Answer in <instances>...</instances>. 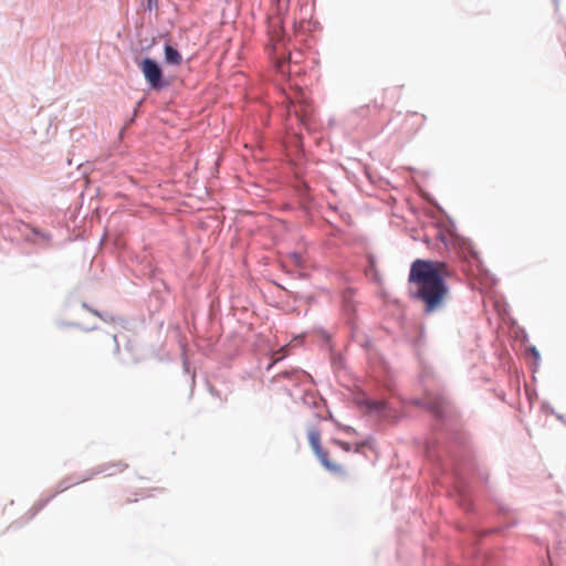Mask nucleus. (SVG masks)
<instances>
[{"label": "nucleus", "instance_id": "f257e3e1", "mask_svg": "<svg viewBox=\"0 0 566 566\" xmlns=\"http://www.w3.org/2000/svg\"><path fill=\"white\" fill-rule=\"evenodd\" d=\"M413 403L426 408L437 421L439 433L424 442V457L433 465L434 479L468 517L467 523H457V530L464 536L461 545L465 566H492L491 557L478 542L514 527L517 520L511 517L509 505L494 497L493 511L507 520L494 527H482L488 515L473 502L470 478L476 476L486 490H491L489 469L476 460L470 436L454 422L451 402L444 395L433 397L428 394L426 399H415Z\"/></svg>", "mask_w": 566, "mask_h": 566}, {"label": "nucleus", "instance_id": "f03ea898", "mask_svg": "<svg viewBox=\"0 0 566 566\" xmlns=\"http://www.w3.org/2000/svg\"><path fill=\"white\" fill-rule=\"evenodd\" d=\"M452 270L444 261L416 259L408 274V295L410 300L423 304L422 313L430 315L441 311L450 295L447 279Z\"/></svg>", "mask_w": 566, "mask_h": 566}, {"label": "nucleus", "instance_id": "7ed1b4c3", "mask_svg": "<svg viewBox=\"0 0 566 566\" xmlns=\"http://www.w3.org/2000/svg\"><path fill=\"white\" fill-rule=\"evenodd\" d=\"M448 224L444 231H439L437 238L444 244L449 250L454 251L458 258L467 263L472 270L474 269L479 273L488 274V270L484 269L483 262L480 258L479 252L474 249L470 239L455 232L454 221L447 217Z\"/></svg>", "mask_w": 566, "mask_h": 566}, {"label": "nucleus", "instance_id": "20e7f679", "mask_svg": "<svg viewBox=\"0 0 566 566\" xmlns=\"http://www.w3.org/2000/svg\"><path fill=\"white\" fill-rule=\"evenodd\" d=\"M354 403L365 413L375 416L380 420H394L397 418V409L387 399H374L364 390L354 396Z\"/></svg>", "mask_w": 566, "mask_h": 566}, {"label": "nucleus", "instance_id": "39448f33", "mask_svg": "<svg viewBox=\"0 0 566 566\" xmlns=\"http://www.w3.org/2000/svg\"><path fill=\"white\" fill-rule=\"evenodd\" d=\"M136 65L142 72L148 90L160 92L169 86L170 82L164 74L163 65L156 59L143 56L136 60Z\"/></svg>", "mask_w": 566, "mask_h": 566}, {"label": "nucleus", "instance_id": "423d86ee", "mask_svg": "<svg viewBox=\"0 0 566 566\" xmlns=\"http://www.w3.org/2000/svg\"><path fill=\"white\" fill-rule=\"evenodd\" d=\"M88 481V478H85V472L83 473H74L71 474L63 480H61L56 488L57 490L50 494L46 497L40 499L29 511L28 521L32 520L39 512H41L57 494L69 490L70 488L77 485L80 483Z\"/></svg>", "mask_w": 566, "mask_h": 566}, {"label": "nucleus", "instance_id": "0eeeda50", "mask_svg": "<svg viewBox=\"0 0 566 566\" xmlns=\"http://www.w3.org/2000/svg\"><path fill=\"white\" fill-rule=\"evenodd\" d=\"M308 443L318 459L319 463L332 473H342L343 468L339 464L332 462L328 459L327 452L323 449L321 443V432L318 430H310L307 433Z\"/></svg>", "mask_w": 566, "mask_h": 566}, {"label": "nucleus", "instance_id": "6e6552de", "mask_svg": "<svg viewBox=\"0 0 566 566\" xmlns=\"http://www.w3.org/2000/svg\"><path fill=\"white\" fill-rule=\"evenodd\" d=\"M127 468H128V464L124 461L107 462V463L101 464L92 470L85 471V478H88V480H91L94 476L102 474V473H104L107 476H112V475L116 474V472H122Z\"/></svg>", "mask_w": 566, "mask_h": 566}, {"label": "nucleus", "instance_id": "1a4fd4ad", "mask_svg": "<svg viewBox=\"0 0 566 566\" xmlns=\"http://www.w3.org/2000/svg\"><path fill=\"white\" fill-rule=\"evenodd\" d=\"M164 63L170 66H179L182 63V55L170 42L164 43Z\"/></svg>", "mask_w": 566, "mask_h": 566}, {"label": "nucleus", "instance_id": "9d476101", "mask_svg": "<svg viewBox=\"0 0 566 566\" xmlns=\"http://www.w3.org/2000/svg\"><path fill=\"white\" fill-rule=\"evenodd\" d=\"M281 378L295 380V384H300L303 380V378H307L310 379V381H313L311 375H308L306 371L300 368L282 370L274 376L273 380L279 381Z\"/></svg>", "mask_w": 566, "mask_h": 566}, {"label": "nucleus", "instance_id": "9b49d317", "mask_svg": "<svg viewBox=\"0 0 566 566\" xmlns=\"http://www.w3.org/2000/svg\"><path fill=\"white\" fill-rule=\"evenodd\" d=\"M354 296L355 290L353 287H346L342 293V307L348 319H352L356 312Z\"/></svg>", "mask_w": 566, "mask_h": 566}, {"label": "nucleus", "instance_id": "f8f14e48", "mask_svg": "<svg viewBox=\"0 0 566 566\" xmlns=\"http://www.w3.org/2000/svg\"><path fill=\"white\" fill-rule=\"evenodd\" d=\"M426 345V331L424 327H421L419 329L418 335L412 339V347L416 352V355L418 356L419 360L421 361V350L424 348Z\"/></svg>", "mask_w": 566, "mask_h": 566}, {"label": "nucleus", "instance_id": "ddd939ff", "mask_svg": "<svg viewBox=\"0 0 566 566\" xmlns=\"http://www.w3.org/2000/svg\"><path fill=\"white\" fill-rule=\"evenodd\" d=\"M80 304L83 310H86L88 312V308L91 306L85 301H80L77 297L73 294L69 295L64 303V308L66 311H70L75 304Z\"/></svg>", "mask_w": 566, "mask_h": 566}, {"label": "nucleus", "instance_id": "4468645a", "mask_svg": "<svg viewBox=\"0 0 566 566\" xmlns=\"http://www.w3.org/2000/svg\"><path fill=\"white\" fill-rule=\"evenodd\" d=\"M56 325L59 327H73V328H80V329H83L85 332H92V331H96L98 327L96 325L94 326H91V327H84L82 324L80 323H76V322H66V321H56Z\"/></svg>", "mask_w": 566, "mask_h": 566}, {"label": "nucleus", "instance_id": "2eb2a0df", "mask_svg": "<svg viewBox=\"0 0 566 566\" xmlns=\"http://www.w3.org/2000/svg\"><path fill=\"white\" fill-rule=\"evenodd\" d=\"M98 318H101L103 322L105 323H115V322H124V319L119 318V317H116L114 316L112 313L109 312H101L98 314Z\"/></svg>", "mask_w": 566, "mask_h": 566}, {"label": "nucleus", "instance_id": "dca6fc26", "mask_svg": "<svg viewBox=\"0 0 566 566\" xmlns=\"http://www.w3.org/2000/svg\"><path fill=\"white\" fill-rule=\"evenodd\" d=\"M526 353L532 356V358L534 360V365H535V367H537L539 364V360H541V354H539L538 349L536 348V346L530 345L526 349Z\"/></svg>", "mask_w": 566, "mask_h": 566}, {"label": "nucleus", "instance_id": "f3484780", "mask_svg": "<svg viewBox=\"0 0 566 566\" xmlns=\"http://www.w3.org/2000/svg\"><path fill=\"white\" fill-rule=\"evenodd\" d=\"M144 101H145V98H140V99L137 102L136 106H135V107H134V109H133V113H132L130 117H129V118L127 119V122H126V125H132V124H134V123H135V120H136V118H137V116H138V113H139L140 106H142V104L144 103Z\"/></svg>", "mask_w": 566, "mask_h": 566}, {"label": "nucleus", "instance_id": "a211bd4d", "mask_svg": "<svg viewBox=\"0 0 566 566\" xmlns=\"http://www.w3.org/2000/svg\"><path fill=\"white\" fill-rule=\"evenodd\" d=\"M303 402L310 407H317V403L315 401V396L311 391H305L303 395Z\"/></svg>", "mask_w": 566, "mask_h": 566}, {"label": "nucleus", "instance_id": "6ab92c4d", "mask_svg": "<svg viewBox=\"0 0 566 566\" xmlns=\"http://www.w3.org/2000/svg\"><path fill=\"white\" fill-rule=\"evenodd\" d=\"M158 3H159V0H143L142 1L144 9L149 12H151L153 10H157Z\"/></svg>", "mask_w": 566, "mask_h": 566}, {"label": "nucleus", "instance_id": "aec40b11", "mask_svg": "<svg viewBox=\"0 0 566 566\" xmlns=\"http://www.w3.org/2000/svg\"><path fill=\"white\" fill-rule=\"evenodd\" d=\"M32 233L36 237H40L42 238L43 240H51V234L50 233H46V232H43L42 230L38 229V228H33L32 229Z\"/></svg>", "mask_w": 566, "mask_h": 566}, {"label": "nucleus", "instance_id": "412c9836", "mask_svg": "<svg viewBox=\"0 0 566 566\" xmlns=\"http://www.w3.org/2000/svg\"><path fill=\"white\" fill-rule=\"evenodd\" d=\"M429 377V369L423 366L422 371L419 375L421 384L427 388V378Z\"/></svg>", "mask_w": 566, "mask_h": 566}, {"label": "nucleus", "instance_id": "4be33fe9", "mask_svg": "<svg viewBox=\"0 0 566 566\" xmlns=\"http://www.w3.org/2000/svg\"><path fill=\"white\" fill-rule=\"evenodd\" d=\"M296 115H297L298 122H300L303 126H305V127H308V126H310V117H308V115H307V114H305V113H304V114H298V113H296Z\"/></svg>", "mask_w": 566, "mask_h": 566}, {"label": "nucleus", "instance_id": "5701e85b", "mask_svg": "<svg viewBox=\"0 0 566 566\" xmlns=\"http://www.w3.org/2000/svg\"><path fill=\"white\" fill-rule=\"evenodd\" d=\"M371 440H373V438L370 437V438H367L364 441L357 443L355 452H359L360 448L369 446Z\"/></svg>", "mask_w": 566, "mask_h": 566}, {"label": "nucleus", "instance_id": "b1692460", "mask_svg": "<svg viewBox=\"0 0 566 566\" xmlns=\"http://www.w3.org/2000/svg\"><path fill=\"white\" fill-rule=\"evenodd\" d=\"M114 340V354L117 355L119 353V343L117 340V335H113Z\"/></svg>", "mask_w": 566, "mask_h": 566}, {"label": "nucleus", "instance_id": "393cba45", "mask_svg": "<svg viewBox=\"0 0 566 566\" xmlns=\"http://www.w3.org/2000/svg\"><path fill=\"white\" fill-rule=\"evenodd\" d=\"M369 108V105H363L359 108H357L355 112L360 115L365 116L366 111Z\"/></svg>", "mask_w": 566, "mask_h": 566}, {"label": "nucleus", "instance_id": "a878e982", "mask_svg": "<svg viewBox=\"0 0 566 566\" xmlns=\"http://www.w3.org/2000/svg\"><path fill=\"white\" fill-rule=\"evenodd\" d=\"M551 413L554 415L563 423H566L565 417L560 413L555 412L553 408H551Z\"/></svg>", "mask_w": 566, "mask_h": 566}, {"label": "nucleus", "instance_id": "bb28decb", "mask_svg": "<svg viewBox=\"0 0 566 566\" xmlns=\"http://www.w3.org/2000/svg\"><path fill=\"white\" fill-rule=\"evenodd\" d=\"M344 431L348 434H357V430L350 426H345Z\"/></svg>", "mask_w": 566, "mask_h": 566}, {"label": "nucleus", "instance_id": "cd10ccee", "mask_svg": "<svg viewBox=\"0 0 566 566\" xmlns=\"http://www.w3.org/2000/svg\"><path fill=\"white\" fill-rule=\"evenodd\" d=\"M339 444H340V447L343 448V450H345L346 452L350 451V449H352V446H350V443H348V442H342V441H339Z\"/></svg>", "mask_w": 566, "mask_h": 566}, {"label": "nucleus", "instance_id": "c85d7f7f", "mask_svg": "<svg viewBox=\"0 0 566 566\" xmlns=\"http://www.w3.org/2000/svg\"><path fill=\"white\" fill-rule=\"evenodd\" d=\"M182 368L186 373H189V363L186 358L182 360Z\"/></svg>", "mask_w": 566, "mask_h": 566}, {"label": "nucleus", "instance_id": "c756f323", "mask_svg": "<svg viewBox=\"0 0 566 566\" xmlns=\"http://www.w3.org/2000/svg\"><path fill=\"white\" fill-rule=\"evenodd\" d=\"M88 312L92 313L93 315L97 316L98 317V314L101 313V311L96 310V308H88Z\"/></svg>", "mask_w": 566, "mask_h": 566}, {"label": "nucleus", "instance_id": "7c9ffc66", "mask_svg": "<svg viewBox=\"0 0 566 566\" xmlns=\"http://www.w3.org/2000/svg\"><path fill=\"white\" fill-rule=\"evenodd\" d=\"M88 312L92 313L93 315L97 316L98 317V314L101 313V311L96 310V308H88Z\"/></svg>", "mask_w": 566, "mask_h": 566}, {"label": "nucleus", "instance_id": "2f4dec72", "mask_svg": "<svg viewBox=\"0 0 566 566\" xmlns=\"http://www.w3.org/2000/svg\"><path fill=\"white\" fill-rule=\"evenodd\" d=\"M209 391H210V394H211L212 396L219 397V392H218V390H216L213 387H210V388H209Z\"/></svg>", "mask_w": 566, "mask_h": 566}, {"label": "nucleus", "instance_id": "473e14b6", "mask_svg": "<svg viewBox=\"0 0 566 566\" xmlns=\"http://www.w3.org/2000/svg\"><path fill=\"white\" fill-rule=\"evenodd\" d=\"M370 268H375V259L373 256L369 258Z\"/></svg>", "mask_w": 566, "mask_h": 566}, {"label": "nucleus", "instance_id": "72a5a7b5", "mask_svg": "<svg viewBox=\"0 0 566 566\" xmlns=\"http://www.w3.org/2000/svg\"><path fill=\"white\" fill-rule=\"evenodd\" d=\"M275 363H270L268 364V366L265 367V369L269 371L272 369V367L274 366Z\"/></svg>", "mask_w": 566, "mask_h": 566}, {"label": "nucleus", "instance_id": "f704fd0d", "mask_svg": "<svg viewBox=\"0 0 566 566\" xmlns=\"http://www.w3.org/2000/svg\"><path fill=\"white\" fill-rule=\"evenodd\" d=\"M293 256H294L296 260H300V259H301V256H300L297 253H295V252L293 253Z\"/></svg>", "mask_w": 566, "mask_h": 566}, {"label": "nucleus", "instance_id": "c9c22d12", "mask_svg": "<svg viewBox=\"0 0 566 566\" xmlns=\"http://www.w3.org/2000/svg\"><path fill=\"white\" fill-rule=\"evenodd\" d=\"M307 190H308V185L304 184V191H307Z\"/></svg>", "mask_w": 566, "mask_h": 566}, {"label": "nucleus", "instance_id": "e433bc0d", "mask_svg": "<svg viewBox=\"0 0 566 566\" xmlns=\"http://www.w3.org/2000/svg\"><path fill=\"white\" fill-rule=\"evenodd\" d=\"M557 4V0H553Z\"/></svg>", "mask_w": 566, "mask_h": 566}]
</instances>
